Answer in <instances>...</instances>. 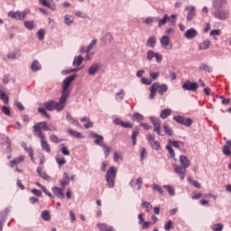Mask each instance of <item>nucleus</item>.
<instances>
[{
    "label": "nucleus",
    "instance_id": "55",
    "mask_svg": "<svg viewBox=\"0 0 231 231\" xmlns=\"http://www.w3.org/2000/svg\"><path fill=\"white\" fill-rule=\"evenodd\" d=\"M46 34V32L44 31V29H40L37 31V37H38V40L40 41H44V35Z\"/></svg>",
    "mask_w": 231,
    "mask_h": 231
},
{
    "label": "nucleus",
    "instance_id": "50",
    "mask_svg": "<svg viewBox=\"0 0 231 231\" xmlns=\"http://www.w3.org/2000/svg\"><path fill=\"white\" fill-rule=\"evenodd\" d=\"M162 127H163V131H164V133L166 134H168V136H172V128H171L170 126H169V125H167V124H164L163 125H162Z\"/></svg>",
    "mask_w": 231,
    "mask_h": 231
},
{
    "label": "nucleus",
    "instance_id": "54",
    "mask_svg": "<svg viewBox=\"0 0 231 231\" xmlns=\"http://www.w3.org/2000/svg\"><path fill=\"white\" fill-rule=\"evenodd\" d=\"M95 46H97V39L92 40L91 42L88 45L86 53H89V51H91Z\"/></svg>",
    "mask_w": 231,
    "mask_h": 231
},
{
    "label": "nucleus",
    "instance_id": "36",
    "mask_svg": "<svg viewBox=\"0 0 231 231\" xmlns=\"http://www.w3.org/2000/svg\"><path fill=\"white\" fill-rule=\"evenodd\" d=\"M82 62H84V57L79 55L74 58L72 65L78 68V66H80Z\"/></svg>",
    "mask_w": 231,
    "mask_h": 231
},
{
    "label": "nucleus",
    "instance_id": "23",
    "mask_svg": "<svg viewBox=\"0 0 231 231\" xmlns=\"http://www.w3.org/2000/svg\"><path fill=\"white\" fill-rule=\"evenodd\" d=\"M179 160L181 167H184L185 169H189L190 167V161L189 160V157L180 155Z\"/></svg>",
    "mask_w": 231,
    "mask_h": 231
},
{
    "label": "nucleus",
    "instance_id": "62",
    "mask_svg": "<svg viewBox=\"0 0 231 231\" xmlns=\"http://www.w3.org/2000/svg\"><path fill=\"white\" fill-rule=\"evenodd\" d=\"M221 34V29H214L209 32L211 37H217Z\"/></svg>",
    "mask_w": 231,
    "mask_h": 231
},
{
    "label": "nucleus",
    "instance_id": "42",
    "mask_svg": "<svg viewBox=\"0 0 231 231\" xmlns=\"http://www.w3.org/2000/svg\"><path fill=\"white\" fill-rule=\"evenodd\" d=\"M23 25L29 30L32 31L35 28V23L33 21H25L23 22Z\"/></svg>",
    "mask_w": 231,
    "mask_h": 231
},
{
    "label": "nucleus",
    "instance_id": "4",
    "mask_svg": "<svg viewBox=\"0 0 231 231\" xmlns=\"http://www.w3.org/2000/svg\"><path fill=\"white\" fill-rule=\"evenodd\" d=\"M77 79V74L70 75L67 77L62 83V92L61 97L68 100L69 98V86L71 82Z\"/></svg>",
    "mask_w": 231,
    "mask_h": 231
},
{
    "label": "nucleus",
    "instance_id": "30",
    "mask_svg": "<svg viewBox=\"0 0 231 231\" xmlns=\"http://www.w3.org/2000/svg\"><path fill=\"white\" fill-rule=\"evenodd\" d=\"M169 143L172 146L175 147V149H179V151H181V147L185 145V143L181 141H172L169 140Z\"/></svg>",
    "mask_w": 231,
    "mask_h": 231
},
{
    "label": "nucleus",
    "instance_id": "64",
    "mask_svg": "<svg viewBox=\"0 0 231 231\" xmlns=\"http://www.w3.org/2000/svg\"><path fill=\"white\" fill-rule=\"evenodd\" d=\"M223 224H220V223H218V224H215L214 226H213V230L214 231H223Z\"/></svg>",
    "mask_w": 231,
    "mask_h": 231
},
{
    "label": "nucleus",
    "instance_id": "18",
    "mask_svg": "<svg viewBox=\"0 0 231 231\" xmlns=\"http://www.w3.org/2000/svg\"><path fill=\"white\" fill-rule=\"evenodd\" d=\"M22 147L25 151V152H28L31 158V162H32V163H35V158L33 157V148L28 147V144L25 142H22Z\"/></svg>",
    "mask_w": 231,
    "mask_h": 231
},
{
    "label": "nucleus",
    "instance_id": "33",
    "mask_svg": "<svg viewBox=\"0 0 231 231\" xmlns=\"http://www.w3.org/2000/svg\"><path fill=\"white\" fill-rule=\"evenodd\" d=\"M210 44H211L210 41L206 40L199 43V50H200V51L208 50V48H210Z\"/></svg>",
    "mask_w": 231,
    "mask_h": 231
},
{
    "label": "nucleus",
    "instance_id": "29",
    "mask_svg": "<svg viewBox=\"0 0 231 231\" xmlns=\"http://www.w3.org/2000/svg\"><path fill=\"white\" fill-rule=\"evenodd\" d=\"M167 21H169V14H164L162 18H158L156 20V23H158L159 28H162V26H165L167 24Z\"/></svg>",
    "mask_w": 231,
    "mask_h": 231
},
{
    "label": "nucleus",
    "instance_id": "13",
    "mask_svg": "<svg viewBox=\"0 0 231 231\" xmlns=\"http://www.w3.org/2000/svg\"><path fill=\"white\" fill-rule=\"evenodd\" d=\"M89 136H90V138H94L95 139L94 140V143L96 145H98L100 147L101 145L104 144V136H102V135H100V134H97L95 132H90L89 133Z\"/></svg>",
    "mask_w": 231,
    "mask_h": 231
},
{
    "label": "nucleus",
    "instance_id": "32",
    "mask_svg": "<svg viewBox=\"0 0 231 231\" xmlns=\"http://www.w3.org/2000/svg\"><path fill=\"white\" fill-rule=\"evenodd\" d=\"M132 122H143L145 120V117L142 116V114L136 112L131 116Z\"/></svg>",
    "mask_w": 231,
    "mask_h": 231
},
{
    "label": "nucleus",
    "instance_id": "27",
    "mask_svg": "<svg viewBox=\"0 0 231 231\" xmlns=\"http://www.w3.org/2000/svg\"><path fill=\"white\" fill-rule=\"evenodd\" d=\"M31 69L33 72L41 71V69H42V65H41V62H39V60H34L31 64Z\"/></svg>",
    "mask_w": 231,
    "mask_h": 231
},
{
    "label": "nucleus",
    "instance_id": "1",
    "mask_svg": "<svg viewBox=\"0 0 231 231\" xmlns=\"http://www.w3.org/2000/svg\"><path fill=\"white\" fill-rule=\"evenodd\" d=\"M66 104H68V99H65V97H62L60 96L59 102H55L53 100H49L45 103H43V107L38 108V113H41L43 116L46 118H50V114H48L47 111H57L58 113H60V111L64 110V107H66Z\"/></svg>",
    "mask_w": 231,
    "mask_h": 231
},
{
    "label": "nucleus",
    "instance_id": "2",
    "mask_svg": "<svg viewBox=\"0 0 231 231\" xmlns=\"http://www.w3.org/2000/svg\"><path fill=\"white\" fill-rule=\"evenodd\" d=\"M156 91L161 97H163L167 91H169V86H167V84H160L158 82L153 83L150 88V100H154V97H156Z\"/></svg>",
    "mask_w": 231,
    "mask_h": 231
},
{
    "label": "nucleus",
    "instance_id": "3",
    "mask_svg": "<svg viewBox=\"0 0 231 231\" xmlns=\"http://www.w3.org/2000/svg\"><path fill=\"white\" fill-rule=\"evenodd\" d=\"M118 172V169L115 166H111L108 168L106 173V187L108 189H115V180H116V174Z\"/></svg>",
    "mask_w": 231,
    "mask_h": 231
},
{
    "label": "nucleus",
    "instance_id": "61",
    "mask_svg": "<svg viewBox=\"0 0 231 231\" xmlns=\"http://www.w3.org/2000/svg\"><path fill=\"white\" fill-rule=\"evenodd\" d=\"M99 230L107 231L109 228H113L111 226H107L106 224H97Z\"/></svg>",
    "mask_w": 231,
    "mask_h": 231
},
{
    "label": "nucleus",
    "instance_id": "52",
    "mask_svg": "<svg viewBox=\"0 0 231 231\" xmlns=\"http://www.w3.org/2000/svg\"><path fill=\"white\" fill-rule=\"evenodd\" d=\"M222 152L225 154V156H231L230 145H224L222 148Z\"/></svg>",
    "mask_w": 231,
    "mask_h": 231
},
{
    "label": "nucleus",
    "instance_id": "16",
    "mask_svg": "<svg viewBox=\"0 0 231 231\" xmlns=\"http://www.w3.org/2000/svg\"><path fill=\"white\" fill-rule=\"evenodd\" d=\"M39 3L50 10H57V6L55 5V2H53V0H39Z\"/></svg>",
    "mask_w": 231,
    "mask_h": 231
},
{
    "label": "nucleus",
    "instance_id": "14",
    "mask_svg": "<svg viewBox=\"0 0 231 231\" xmlns=\"http://www.w3.org/2000/svg\"><path fill=\"white\" fill-rule=\"evenodd\" d=\"M182 89H184V91H196L198 89V83L185 81L182 85Z\"/></svg>",
    "mask_w": 231,
    "mask_h": 231
},
{
    "label": "nucleus",
    "instance_id": "46",
    "mask_svg": "<svg viewBox=\"0 0 231 231\" xmlns=\"http://www.w3.org/2000/svg\"><path fill=\"white\" fill-rule=\"evenodd\" d=\"M42 219H43V221H50V219H51V216L50 215V211L48 210H44L42 212Z\"/></svg>",
    "mask_w": 231,
    "mask_h": 231
},
{
    "label": "nucleus",
    "instance_id": "59",
    "mask_svg": "<svg viewBox=\"0 0 231 231\" xmlns=\"http://www.w3.org/2000/svg\"><path fill=\"white\" fill-rule=\"evenodd\" d=\"M188 181L196 189H201V185L199 184V182H198V180H194V179L189 178Z\"/></svg>",
    "mask_w": 231,
    "mask_h": 231
},
{
    "label": "nucleus",
    "instance_id": "28",
    "mask_svg": "<svg viewBox=\"0 0 231 231\" xmlns=\"http://www.w3.org/2000/svg\"><path fill=\"white\" fill-rule=\"evenodd\" d=\"M67 133L70 135L73 136V138H79V139H82L84 138V134H82V133L77 132L71 128H69L67 130Z\"/></svg>",
    "mask_w": 231,
    "mask_h": 231
},
{
    "label": "nucleus",
    "instance_id": "24",
    "mask_svg": "<svg viewBox=\"0 0 231 231\" xmlns=\"http://www.w3.org/2000/svg\"><path fill=\"white\" fill-rule=\"evenodd\" d=\"M24 158H26L24 155H20L18 157H15L14 160H12L9 162V165L14 168L15 165H19V163H23L24 162Z\"/></svg>",
    "mask_w": 231,
    "mask_h": 231
},
{
    "label": "nucleus",
    "instance_id": "45",
    "mask_svg": "<svg viewBox=\"0 0 231 231\" xmlns=\"http://www.w3.org/2000/svg\"><path fill=\"white\" fill-rule=\"evenodd\" d=\"M178 15L171 14V16H168V22L170 23V26H176V19Z\"/></svg>",
    "mask_w": 231,
    "mask_h": 231
},
{
    "label": "nucleus",
    "instance_id": "38",
    "mask_svg": "<svg viewBox=\"0 0 231 231\" xmlns=\"http://www.w3.org/2000/svg\"><path fill=\"white\" fill-rule=\"evenodd\" d=\"M162 188L167 190L170 196H176V190L171 185H163Z\"/></svg>",
    "mask_w": 231,
    "mask_h": 231
},
{
    "label": "nucleus",
    "instance_id": "39",
    "mask_svg": "<svg viewBox=\"0 0 231 231\" xmlns=\"http://www.w3.org/2000/svg\"><path fill=\"white\" fill-rule=\"evenodd\" d=\"M55 162L59 167H62V165H66V162H67L66 158L60 157V156L55 157Z\"/></svg>",
    "mask_w": 231,
    "mask_h": 231
},
{
    "label": "nucleus",
    "instance_id": "47",
    "mask_svg": "<svg viewBox=\"0 0 231 231\" xmlns=\"http://www.w3.org/2000/svg\"><path fill=\"white\" fill-rule=\"evenodd\" d=\"M156 21H158V17H146L143 23L144 24H152L153 23H156Z\"/></svg>",
    "mask_w": 231,
    "mask_h": 231
},
{
    "label": "nucleus",
    "instance_id": "11",
    "mask_svg": "<svg viewBox=\"0 0 231 231\" xmlns=\"http://www.w3.org/2000/svg\"><path fill=\"white\" fill-rule=\"evenodd\" d=\"M172 167L174 172L178 174L181 181H183V180H185V174H187V168L178 164H173Z\"/></svg>",
    "mask_w": 231,
    "mask_h": 231
},
{
    "label": "nucleus",
    "instance_id": "6",
    "mask_svg": "<svg viewBox=\"0 0 231 231\" xmlns=\"http://www.w3.org/2000/svg\"><path fill=\"white\" fill-rule=\"evenodd\" d=\"M35 136L37 138L41 139V147L42 151L45 152H51V147H50V143H48V141H46V135L43 134V132H34Z\"/></svg>",
    "mask_w": 231,
    "mask_h": 231
},
{
    "label": "nucleus",
    "instance_id": "44",
    "mask_svg": "<svg viewBox=\"0 0 231 231\" xmlns=\"http://www.w3.org/2000/svg\"><path fill=\"white\" fill-rule=\"evenodd\" d=\"M50 142H51L52 143H60V142H63V140L59 138V136H57L56 134H51L50 136Z\"/></svg>",
    "mask_w": 231,
    "mask_h": 231
},
{
    "label": "nucleus",
    "instance_id": "60",
    "mask_svg": "<svg viewBox=\"0 0 231 231\" xmlns=\"http://www.w3.org/2000/svg\"><path fill=\"white\" fill-rule=\"evenodd\" d=\"M3 140H4L7 149H12V141L10 140V137L5 135L3 137Z\"/></svg>",
    "mask_w": 231,
    "mask_h": 231
},
{
    "label": "nucleus",
    "instance_id": "20",
    "mask_svg": "<svg viewBox=\"0 0 231 231\" xmlns=\"http://www.w3.org/2000/svg\"><path fill=\"white\" fill-rule=\"evenodd\" d=\"M51 190L56 198H59L60 199H64V188H59L57 186H54L51 188Z\"/></svg>",
    "mask_w": 231,
    "mask_h": 231
},
{
    "label": "nucleus",
    "instance_id": "9",
    "mask_svg": "<svg viewBox=\"0 0 231 231\" xmlns=\"http://www.w3.org/2000/svg\"><path fill=\"white\" fill-rule=\"evenodd\" d=\"M150 121L153 125L154 133H157L159 136H163L162 134V120H160V118L157 116H151Z\"/></svg>",
    "mask_w": 231,
    "mask_h": 231
},
{
    "label": "nucleus",
    "instance_id": "7",
    "mask_svg": "<svg viewBox=\"0 0 231 231\" xmlns=\"http://www.w3.org/2000/svg\"><path fill=\"white\" fill-rule=\"evenodd\" d=\"M214 18L218 21H226L230 18V9H217L215 10Z\"/></svg>",
    "mask_w": 231,
    "mask_h": 231
},
{
    "label": "nucleus",
    "instance_id": "57",
    "mask_svg": "<svg viewBox=\"0 0 231 231\" xmlns=\"http://www.w3.org/2000/svg\"><path fill=\"white\" fill-rule=\"evenodd\" d=\"M199 71H205L206 73H210V67L205 63H201L199 68Z\"/></svg>",
    "mask_w": 231,
    "mask_h": 231
},
{
    "label": "nucleus",
    "instance_id": "26",
    "mask_svg": "<svg viewBox=\"0 0 231 231\" xmlns=\"http://www.w3.org/2000/svg\"><path fill=\"white\" fill-rule=\"evenodd\" d=\"M66 119L69 122V124H73L74 125H76V127H80V123L73 116H71V114H69V112H67Z\"/></svg>",
    "mask_w": 231,
    "mask_h": 231
},
{
    "label": "nucleus",
    "instance_id": "22",
    "mask_svg": "<svg viewBox=\"0 0 231 231\" xmlns=\"http://www.w3.org/2000/svg\"><path fill=\"white\" fill-rule=\"evenodd\" d=\"M184 37L188 40L195 39V37H198V31L194 28H190L185 32Z\"/></svg>",
    "mask_w": 231,
    "mask_h": 231
},
{
    "label": "nucleus",
    "instance_id": "37",
    "mask_svg": "<svg viewBox=\"0 0 231 231\" xmlns=\"http://www.w3.org/2000/svg\"><path fill=\"white\" fill-rule=\"evenodd\" d=\"M0 100H2L4 104H8L10 102V97H8L6 92L0 90Z\"/></svg>",
    "mask_w": 231,
    "mask_h": 231
},
{
    "label": "nucleus",
    "instance_id": "35",
    "mask_svg": "<svg viewBox=\"0 0 231 231\" xmlns=\"http://www.w3.org/2000/svg\"><path fill=\"white\" fill-rule=\"evenodd\" d=\"M60 184L62 187H66V185H69V175H68V172L63 173V180H60Z\"/></svg>",
    "mask_w": 231,
    "mask_h": 231
},
{
    "label": "nucleus",
    "instance_id": "40",
    "mask_svg": "<svg viewBox=\"0 0 231 231\" xmlns=\"http://www.w3.org/2000/svg\"><path fill=\"white\" fill-rule=\"evenodd\" d=\"M100 147L103 148L105 158H107V156L111 154V148L106 143H104L103 145H101Z\"/></svg>",
    "mask_w": 231,
    "mask_h": 231
},
{
    "label": "nucleus",
    "instance_id": "25",
    "mask_svg": "<svg viewBox=\"0 0 231 231\" xmlns=\"http://www.w3.org/2000/svg\"><path fill=\"white\" fill-rule=\"evenodd\" d=\"M80 122L82 124L86 123V124L83 125L85 129H91V127H93V122H91V119H89V117H88V116L82 117L80 119Z\"/></svg>",
    "mask_w": 231,
    "mask_h": 231
},
{
    "label": "nucleus",
    "instance_id": "19",
    "mask_svg": "<svg viewBox=\"0 0 231 231\" xmlns=\"http://www.w3.org/2000/svg\"><path fill=\"white\" fill-rule=\"evenodd\" d=\"M226 5H228V1L227 0H214L212 6L214 8V10H220L223 9L222 6H226Z\"/></svg>",
    "mask_w": 231,
    "mask_h": 231
},
{
    "label": "nucleus",
    "instance_id": "10",
    "mask_svg": "<svg viewBox=\"0 0 231 231\" xmlns=\"http://www.w3.org/2000/svg\"><path fill=\"white\" fill-rule=\"evenodd\" d=\"M173 120L177 122V124H180V125H185L186 127H190L192 125V119L185 118L183 116H173Z\"/></svg>",
    "mask_w": 231,
    "mask_h": 231
},
{
    "label": "nucleus",
    "instance_id": "17",
    "mask_svg": "<svg viewBox=\"0 0 231 231\" xmlns=\"http://www.w3.org/2000/svg\"><path fill=\"white\" fill-rule=\"evenodd\" d=\"M185 10L188 11L187 21H192V19H194V16L196 15V6L186 5Z\"/></svg>",
    "mask_w": 231,
    "mask_h": 231
},
{
    "label": "nucleus",
    "instance_id": "63",
    "mask_svg": "<svg viewBox=\"0 0 231 231\" xmlns=\"http://www.w3.org/2000/svg\"><path fill=\"white\" fill-rule=\"evenodd\" d=\"M122 160V154L118 153V152H114V162L118 163Z\"/></svg>",
    "mask_w": 231,
    "mask_h": 231
},
{
    "label": "nucleus",
    "instance_id": "58",
    "mask_svg": "<svg viewBox=\"0 0 231 231\" xmlns=\"http://www.w3.org/2000/svg\"><path fill=\"white\" fill-rule=\"evenodd\" d=\"M142 207L146 208V212H151V210L152 209V205H151V203L144 200L142 201Z\"/></svg>",
    "mask_w": 231,
    "mask_h": 231
},
{
    "label": "nucleus",
    "instance_id": "21",
    "mask_svg": "<svg viewBox=\"0 0 231 231\" xmlns=\"http://www.w3.org/2000/svg\"><path fill=\"white\" fill-rule=\"evenodd\" d=\"M36 171H37L38 176H40V178H42L45 181L51 180V176L48 175L45 171H42V167L38 166L36 168Z\"/></svg>",
    "mask_w": 231,
    "mask_h": 231
},
{
    "label": "nucleus",
    "instance_id": "31",
    "mask_svg": "<svg viewBox=\"0 0 231 231\" xmlns=\"http://www.w3.org/2000/svg\"><path fill=\"white\" fill-rule=\"evenodd\" d=\"M171 115H172V110L170 108H165L161 111L160 118H162V120H165V118H167L168 116H171Z\"/></svg>",
    "mask_w": 231,
    "mask_h": 231
},
{
    "label": "nucleus",
    "instance_id": "53",
    "mask_svg": "<svg viewBox=\"0 0 231 231\" xmlns=\"http://www.w3.org/2000/svg\"><path fill=\"white\" fill-rule=\"evenodd\" d=\"M64 23L67 26H71V24H73V18H71V15L66 14L64 17Z\"/></svg>",
    "mask_w": 231,
    "mask_h": 231
},
{
    "label": "nucleus",
    "instance_id": "34",
    "mask_svg": "<svg viewBox=\"0 0 231 231\" xmlns=\"http://www.w3.org/2000/svg\"><path fill=\"white\" fill-rule=\"evenodd\" d=\"M146 46L148 48H154L156 46V37L155 36H151L148 38L146 41Z\"/></svg>",
    "mask_w": 231,
    "mask_h": 231
},
{
    "label": "nucleus",
    "instance_id": "41",
    "mask_svg": "<svg viewBox=\"0 0 231 231\" xmlns=\"http://www.w3.org/2000/svg\"><path fill=\"white\" fill-rule=\"evenodd\" d=\"M139 134H140V129H138V127H135L132 133L133 145H136V136H138Z\"/></svg>",
    "mask_w": 231,
    "mask_h": 231
},
{
    "label": "nucleus",
    "instance_id": "5",
    "mask_svg": "<svg viewBox=\"0 0 231 231\" xmlns=\"http://www.w3.org/2000/svg\"><path fill=\"white\" fill-rule=\"evenodd\" d=\"M33 133H42V131H57V126L53 124L48 125L46 121L39 122L32 126Z\"/></svg>",
    "mask_w": 231,
    "mask_h": 231
},
{
    "label": "nucleus",
    "instance_id": "51",
    "mask_svg": "<svg viewBox=\"0 0 231 231\" xmlns=\"http://www.w3.org/2000/svg\"><path fill=\"white\" fill-rule=\"evenodd\" d=\"M124 97H125V92L124 89H120L117 93H116V100H124Z\"/></svg>",
    "mask_w": 231,
    "mask_h": 231
},
{
    "label": "nucleus",
    "instance_id": "48",
    "mask_svg": "<svg viewBox=\"0 0 231 231\" xmlns=\"http://www.w3.org/2000/svg\"><path fill=\"white\" fill-rule=\"evenodd\" d=\"M1 111L5 116H12V112L10 111V106H4L1 107Z\"/></svg>",
    "mask_w": 231,
    "mask_h": 231
},
{
    "label": "nucleus",
    "instance_id": "49",
    "mask_svg": "<svg viewBox=\"0 0 231 231\" xmlns=\"http://www.w3.org/2000/svg\"><path fill=\"white\" fill-rule=\"evenodd\" d=\"M151 189H152L154 192H159V194H163V189H162V186L158 184H152Z\"/></svg>",
    "mask_w": 231,
    "mask_h": 231
},
{
    "label": "nucleus",
    "instance_id": "43",
    "mask_svg": "<svg viewBox=\"0 0 231 231\" xmlns=\"http://www.w3.org/2000/svg\"><path fill=\"white\" fill-rule=\"evenodd\" d=\"M156 53L154 51L152 50H149L146 53V59L147 60H152L153 59H155L156 57Z\"/></svg>",
    "mask_w": 231,
    "mask_h": 231
},
{
    "label": "nucleus",
    "instance_id": "15",
    "mask_svg": "<svg viewBox=\"0 0 231 231\" xmlns=\"http://www.w3.org/2000/svg\"><path fill=\"white\" fill-rule=\"evenodd\" d=\"M102 68V64L100 63H93L89 68H88V75L95 77L97 73Z\"/></svg>",
    "mask_w": 231,
    "mask_h": 231
},
{
    "label": "nucleus",
    "instance_id": "12",
    "mask_svg": "<svg viewBox=\"0 0 231 231\" xmlns=\"http://www.w3.org/2000/svg\"><path fill=\"white\" fill-rule=\"evenodd\" d=\"M160 42L162 48L165 50H172V43H171V38L167 35H163L160 38Z\"/></svg>",
    "mask_w": 231,
    "mask_h": 231
},
{
    "label": "nucleus",
    "instance_id": "56",
    "mask_svg": "<svg viewBox=\"0 0 231 231\" xmlns=\"http://www.w3.org/2000/svg\"><path fill=\"white\" fill-rule=\"evenodd\" d=\"M60 151H61V154H63V156H69V150H68V147L66 146V144L61 143L60 144Z\"/></svg>",
    "mask_w": 231,
    "mask_h": 231
},
{
    "label": "nucleus",
    "instance_id": "8",
    "mask_svg": "<svg viewBox=\"0 0 231 231\" xmlns=\"http://www.w3.org/2000/svg\"><path fill=\"white\" fill-rule=\"evenodd\" d=\"M26 15H30V9H26L22 12L10 11L8 13V17H11V19H15V21H23V19H26Z\"/></svg>",
    "mask_w": 231,
    "mask_h": 231
}]
</instances>
